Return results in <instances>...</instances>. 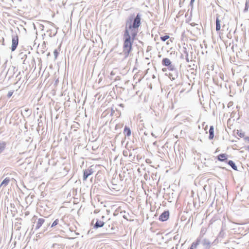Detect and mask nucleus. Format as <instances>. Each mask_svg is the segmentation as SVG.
Returning <instances> with one entry per match:
<instances>
[{
    "label": "nucleus",
    "mask_w": 249,
    "mask_h": 249,
    "mask_svg": "<svg viewBox=\"0 0 249 249\" xmlns=\"http://www.w3.org/2000/svg\"><path fill=\"white\" fill-rule=\"evenodd\" d=\"M141 15L138 13L136 17L132 15L129 17L126 22V27L131 36L135 38L137 35L138 28L141 25Z\"/></svg>",
    "instance_id": "1"
},
{
    "label": "nucleus",
    "mask_w": 249,
    "mask_h": 249,
    "mask_svg": "<svg viewBox=\"0 0 249 249\" xmlns=\"http://www.w3.org/2000/svg\"><path fill=\"white\" fill-rule=\"evenodd\" d=\"M135 38L129 33L127 28L125 29L124 34L123 53L125 57H127L132 50V46Z\"/></svg>",
    "instance_id": "2"
},
{
    "label": "nucleus",
    "mask_w": 249,
    "mask_h": 249,
    "mask_svg": "<svg viewBox=\"0 0 249 249\" xmlns=\"http://www.w3.org/2000/svg\"><path fill=\"white\" fill-rule=\"evenodd\" d=\"M117 174H114L111 181V186H110V195L118 196L121 193L122 186L117 184L119 182Z\"/></svg>",
    "instance_id": "3"
},
{
    "label": "nucleus",
    "mask_w": 249,
    "mask_h": 249,
    "mask_svg": "<svg viewBox=\"0 0 249 249\" xmlns=\"http://www.w3.org/2000/svg\"><path fill=\"white\" fill-rule=\"evenodd\" d=\"M62 222V219H59L57 218L54 220L52 224L51 222H46V227H45L46 229L44 230V231H51L55 229L61 228L62 225L61 223Z\"/></svg>",
    "instance_id": "4"
},
{
    "label": "nucleus",
    "mask_w": 249,
    "mask_h": 249,
    "mask_svg": "<svg viewBox=\"0 0 249 249\" xmlns=\"http://www.w3.org/2000/svg\"><path fill=\"white\" fill-rule=\"evenodd\" d=\"M225 18L224 16L217 14L216 15V31H219L221 27L224 28L225 24L224 22Z\"/></svg>",
    "instance_id": "5"
},
{
    "label": "nucleus",
    "mask_w": 249,
    "mask_h": 249,
    "mask_svg": "<svg viewBox=\"0 0 249 249\" xmlns=\"http://www.w3.org/2000/svg\"><path fill=\"white\" fill-rule=\"evenodd\" d=\"M167 67L170 71L172 72V73H169L170 78L172 79H175L178 77V72L175 66L171 63Z\"/></svg>",
    "instance_id": "6"
},
{
    "label": "nucleus",
    "mask_w": 249,
    "mask_h": 249,
    "mask_svg": "<svg viewBox=\"0 0 249 249\" xmlns=\"http://www.w3.org/2000/svg\"><path fill=\"white\" fill-rule=\"evenodd\" d=\"M116 231H118V228L112 226L110 230V239L115 240V239L119 238L120 236L116 234Z\"/></svg>",
    "instance_id": "7"
},
{
    "label": "nucleus",
    "mask_w": 249,
    "mask_h": 249,
    "mask_svg": "<svg viewBox=\"0 0 249 249\" xmlns=\"http://www.w3.org/2000/svg\"><path fill=\"white\" fill-rule=\"evenodd\" d=\"M113 201L110 200V207H111V209H110V212L111 211H113V215L116 216L118 214L119 212L120 211V206H118L117 204H113Z\"/></svg>",
    "instance_id": "8"
},
{
    "label": "nucleus",
    "mask_w": 249,
    "mask_h": 249,
    "mask_svg": "<svg viewBox=\"0 0 249 249\" xmlns=\"http://www.w3.org/2000/svg\"><path fill=\"white\" fill-rule=\"evenodd\" d=\"M94 172L93 166H90L87 169L84 171L83 180H86L87 178Z\"/></svg>",
    "instance_id": "9"
},
{
    "label": "nucleus",
    "mask_w": 249,
    "mask_h": 249,
    "mask_svg": "<svg viewBox=\"0 0 249 249\" xmlns=\"http://www.w3.org/2000/svg\"><path fill=\"white\" fill-rule=\"evenodd\" d=\"M18 43V37L17 35L14 36H12V46H11V51L12 52L14 51Z\"/></svg>",
    "instance_id": "10"
},
{
    "label": "nucleus",
    "mask_w": 249,
    "mask_h": 249,
    "mask_svg": "<svg viewBox=\"0 0 249 249\" xmlns=\"http://www.w3.org/2000/svg\"><path fill=\"white\" fill-rule=\"evenodd\" d=\"M169 217V212L168 211H164L159 216V219L161 221H165L167 220Z\"/></svg>",
    "instance_id": "11"
},
{
    "label": "nucleus",
    "mask_w": 249,
    "mask_h": 249,
    "mask_svg": "<svg viewBox=\"0 0 249 249\" xmlns=\"http://www.w3.org/2000/svg\"><path fill=\"white\" fill-rule=\"evenodd\" d=\"M201 28H202V26L198 24V26H196L192 29V32L194 33L195 36H198L201 35Z\"/></svg>",
    "instance_id": "12"
},
{
    "label": "nucleus",
    "mask_w": 249,
    "mask_h": 249,
    "mask_svg": "<svg viewBox=\"0 0 249 249\" xmlns=\"http://www.w3.org/2000/svg\"><path fill=\"white\" fill-rule=\"evenodd\" d=\"M46 222H48V221L44 219V218H38L37 219V221L36 222V224L35 227L36 230H38L39 229L43 224H45V225H46Z\"/></svg>",
    "instance_id": "13"
},
{
    "label": "nucleus",
    "mask_w": 249,
    "mask_h": 249,
    "mask_svg": "<svg viewBox=\"0 0 249 249\" xmlns=\"http://www.w3.org/2000/svg\"><path fill=\"white\" fill-rule=\"evenodd\" d=\"M201 241L202 238L201 237V235H200L196 240L192 243L190 247L196 249L197 246L201 243Z\"/></svg>",
    "instance_id": "14"
},
{
    "label": "nucleus",
    "mask_w": 249,
    "mask_h": 249,
    "mask_svg": "<svg viewBox=\"0 0 249 249\" xmlns=\"http://www.w3.org/2000/svg\"><path fill=\"white\" fill-rule=\"evenodd\" d=\"M201 243L206 249H209L211 245V242L206 238L202 240Z\"/></svg>",
    "instance_id": "15"
},
{
    "label": "nucleus",
    "mask_w": 249,
    "mask_h": 249,
    "mask_svg": "<svg viewBox=\"0 0 249 249\" xmlns=\"http://www.w3.org/2000/svg\"><path fill=\"white\" fill-rule=\"evenodd\" d=\"M18 57L22 60V63L23 64H25V62L27 57L26 52L20 53L18 55Z\"/></svg>",
    "instance_id": "16"
},
{
    "label": "nucleus",
    "mask_w": 249,
    "mask_h": 249,
    "mask_svg": "<svg viewBox=\"0 0 249 249\" xmlns=\"http://www.w3.org/2000/svg\"><path fill=\"white\" fill-rule=\"evenodd\" d=\"M217 159L220 161H225L227 160V156L226 154H220L217 156Z\"/></svg>",
    "instance_id": "17"
},
{
    "label": "nucleus",
    "mask_w": 249,
    "mask_h": 249,
    "mask_svg": "<svg viewBox=\"0 0 249 249\" xmlns=\"http://www.w3.org/2000/svg\"><path fill=\"white\" fill-rule=\"evenodd\" d=\"M209 139L211 140H213L214 137V127L213 125L210 126L209 130Z\"/></svg>",
    "instance_id": "18"
},
{
    "label": "nucleus",
    "mask_w": 249,
    "mask_h": 249,
    "mask_svg": "<svg viewBox=\"0 0 249 249\" xmlns=\"http://www.w3.org/2000/svg\"><path fill=\"white\" fill-rule=\"evenodd\" d=\"M104 224L105 223L103 221L97 219L96 222L94 224L93 227L95 229H98L99 228L102 227L104 226Z\"/></svg>",
    "instance_id": "19"
},
{
    "label": "nucleus",
    "mask_w": 249,
    "mask_h": 249,
    "mask_svg": "<svg viewBox=\"0 0 249 249\" xmlns=\"http://www.w3.org/2000/svg\"><path fill=\"white\" fill-rule=\"evenodd\" d=\"M6 146V142L2 140H0V154L2 153L5 149Z\"/></svg>",
    "instance_id": "20"
},
{
    "label": "nucleus",
    "mask_w": 249,
    "mask_h": 249,
    "mask_svg": "<svg viewBox=\"0 0 249 249\" xmlns=\"http://www.w3.org/2000/svg\"><path fill=\"white\" fill-rule=\"evenodd\" d=\"M131 133V130L130 128L126 125L124 126V134L125 135V136L129 137L130 136Z\"/></svg>",
    "instance_id": "21"
},
{
    "label": "nucleus",
    "mask_w": 249,
    "mask_h": 249,
    "mask_svg": "<svg viewBox=\"0 0 249 249\" xmlns=\"http://www.w3.org/2000/svg\"><path fill=\"white\" fill-rule=\"evenodd\" d=\"M107 114L108 112L107 110H106L102 113L101 115V119H102V121L103 122H105L103 127L105 126L107 124V120H106L105 118L106 116L107 115Z\"/></svg>",
    "instance_id": "22"
},
{
    "label": "nucleus",
    "mask_w": 249,
    "mask_h": 249,
    "mask_svg": "<svg viewBox=\"0 0 249 249\" xmlns=\"http://www.w3.org/2000/svg\"><path fill=\"white\" fill-rule=\"evenodd\" d=\"M10 179L9 178H6L1 183L0 185V188L3 187V188L6 187L9 183Z\"/></svg>",
    "instance_id": "23"
},
{
    "label": "nucleus",
    "mask_w": 249,
    "mask_h": 249,
    "mask_svg": "<svg viewBox=\"0 0 249 249\" xmlns=\"http://www.w3.org/2000/svg\"><path fill=\"white\" fill-rule=\"evenodd\" d=\"M171 63H172L171 61L167 58H164L162 60V65L164 66H168Z\"/></svg>",
    "instance_id": "24"
},
{
    "label": "nucleus",
    "mask_w": 249,
    "mask_h": 249,
    "mask_svg": "<svg viewBox=\"0 0 249 249\" xmlns=\"http://www.w3.org/2000/svg\"><path fill=\"white\" fill-rule=\"evenodd\" d=\"M227 163L234 170L237 171V167L235 163L231 160H229L227 161Z\"/></svg>",
    "instance_id": "25"
},
{
    "label": "nucleus",
    "mask_w": 249,
    "mask_h": 249,
    "mask_svg": "<svg viewBox=\"0 0 249 249\" xmlns=\"http://www.w3.org/2000/svg\"><path fill=\"white\" fill-rule=\"evenodd\" d=\"M15 68H12V69L9 68L7 71V75H9V77H10L12 76V72L14 70Z\"/></svg>",
    "instance_id": "26"
},
{
    "label": "nucleus",
    "mask_w": 249,
    "mask_h": 249,
    "mask_svg": "<svg viewBox=\"0 0 249 249\" xmlns=\"http://www.w3.org/2000/svg\"><path fill=\"white\" fill-rule=\"evenodd\" d=\"M115 110L118 111V108L116 106H115L113 104L112 107H111V115H113V112H114Z\"/></svg>",
    "instance_id": "27"
},
{
    "label": "nucleus",
    "mask_w": 249,
    "mask_h": 249,
    "mask_svg": "<svg viewBox=\"0 0 249 249\" xmlns=\"http://www.w3.org/2000/svg\"><path fill=\"white\" fill-rule=\"evenodd\" d=\"M169 38V36L168 35H165L164 36H160V39L162 41H165L166 40H167Z\"/></svg>",
    "instance_id": "28"
},
{
    "label": "nucleus",
    "mask_w": 249,
    "mask_h": 249,
    "mask_svg": "<svg viewBox=\"0 0 249 249\" xmlns=\"http://www.w3.org/2000/svg\"><path fill=\"white\" fill-rule=\"evenodd\" d=\"M237 134L241 138H243L245 136V133L242 132L241 130L240 131L238 130Z\"/></svg>",
    "instance_id": "29"
},
{
    "label": "nucleus",
    "mask_w": 249,
    "mask_h": 249,
    "mask_svg": "<svg viewBox=\"0 0 249 249\" xmlns=\"http://www.w3.org/2000/svg\"><path fill=\"white\" fill-rule=\"evenodd\" d=\"M58 53H58V51L56 49L54 50V51H53V54L54 56L55 59H56L57 58Z\"/></svg>",
    "instance_id": "30"
},
{
    "label": "nucleus",
    "mask_w": 249,
    "mask_h": 249,
    "mask_svg": "<svg viewBox=\"0 0 249 249\" xmlns=\"http://www.w3.org/2000/svg\"><path fill=\"white\" fill-rule=\"evenodd\" d=\"M249 8V4L247 2H246V4H245V9L244 10V12H247L248 11Z\"/></svg>",
    "instance_id": "31"
},
{
    "label": "nucleus",
    "mask_w": 249,
    "mask_h": 249,
    "mask_svg": "<svg viewBox=\"0 0 249 249\" xmlns=\"http://www.w3.org/2000/svg\"><path fill=\"white\" fill-rule=\"evenodd\" d=\"M184 53L186 54L185 59H186V61L187 62H189V57H188V52L186 51H184Z\"/></svg>",
    "instance_id": "32"
},
{
    "label": "nucleus",
    "mask_w": 249,
    "mask_h": 249,
    "mask_svg": "<svg viewBox=\"0 0 249 249\" xmlns=\"http://www.w3.org/2000/svg\"><path fill=\"white\" fill-rule=\"evenodd\" d=\"M18 225H20V223H17L15 224V228H16L17 230H19L21 228V227L19 226Z\"/></svg>",
    "instance_id": "33"
},
{
    "label": "nucleus",
    "mask_w": 249,
    "mask_h": 249,
    "mask_svg": "<svg viewBox=\"0 0 249 249\" xmlns=\"http://www.w3.org/2000/svg\"><path fill=\"white\" fill-rule=\"evenodd\" d=\"M205 231H206L204 230V229H201V231H200V235H201V238L203 237V235L205 234Z\"/></svg>",
    "instance_id": "34"
},
{
    "label": "nucleus",
    "mask_w": 249,
    "mask_h": 249,
    "mask_svg": "<svg viewBox=\"0 0 249 249\" xmlns=\"http://www.w3.org/2000/svg\"><path fill=\"white\" fill-rule=\"evenodd\" d=\"M190 25L193 27V28L196 27V26H198V24H196L195 22H192L190 24Z\"/></svg>",
    "instance_id": "35"
},
{
    "label": "nucleus",
    "mask_w": 249,
    "mask_h": 249,
    "mask_svg": "<svg viewBox=\"0 0 249 249\" xmlns=\"http://www.w3.org/2000/svg\"><path fill=\"white\" fill-rule=\"evenodd\" d=\"M13 93V91H9L8 94H7V97L8 98H10L11 97V96L12 95Z\"/></svg>",
    "instance_id": "36"
},
{
    "label": "nucleus",
    "mask_w": 249,
    "mask_h": 249,
    "mask_svg": "<svg viewBox=\"0 0 249 249\" xmlns=\"http://www.w3.org/2000/svg\"><path fill=\"white\" fill-rule=\"evenodd\" d=\"M46 22L50 24L52 26H54V24L50 21H45Z\"/></svg>",
    "instance_id": "37"
},
{
    "label": "nucleus",
    "mask_w": 249,
    "mask_h": 249,
    "mask_svg": "<svg viewBox=\"0 0 249 249\" xmlns=\"http://www.w3.org/2000/svg\"><path fill=\"white\" fill-rule=\"evenodd\" d=\"M47 32H48V33H49V36H51V30H49L47 31Z\"/></svg>",
    "instance_id": "38"
},
{
    "label": "nucleus",
    "mask_w": 249,
    "mask_h": 249,
    "mask_svg": "<svg viewBox=\"0 0 249 249\" xmlns=\"http://www.w3.org/2000/svg\"><path fill=\"white\" fill-rule=\"evenodd\" d=\"M195 0H191V1H190V5H192L193 2L195 1Z\"/></svg>",
    "instance_id": "39"
},
{
    "label": "nucleus",
    "mask_w": 249,
    "mask_h": 249,
    "mask_svg": "<svg viewBox=\"0 0 249 249\" xmlns=\"http://www.w3.org/2000/svg\"><path fill=\"white\" fill-rule=\"evenodd\" d=\"M111 125H112V126H114V127H115V128H116V127H117V124H111Z\"/></svg>",
    "instance_id": "40"
},
{
    "label": "nucleus",
    "mask_w": 249,
    "mask_h": 249,
    "mask_svg": "<svg viewBox=\"0 0 249 249\" xmlns=\"http://www.w3.org/2000/svg\"><path fill=\"white\" fill-rule=\"evenodd\" d=\"M245 140L249 142V137H246L245 138Z\"/></svg>",
    "instance_id": "41"
},
{
    "label": "nucleus",
    "mask_w": 249,
    "mask_h": 249,
    "mask_svg": "<svg viewBox=\"0 0 249 249\" xmlns=\"http://www.w3.org/2000/svg\"><path fill=\"white\" fill-rule=\"evenodd\" d=\"M117 106H118V107H123V104H118Z\"/></svg>",
    "instance_id": "42"
},
{
    "label": "nucleus",
    "mask_w": 249,
    "mask_h": 249,
    "mask_svg": "<svg viewBox=\"0 0 249 249\" xmlns=\"http://www.w3.org/2000/svg\"><path fill=\"white\" fill-rule=\"evenodd\" d=\"M112 91H110V93H109L110 96H112Z\"/></svg>",
    "instance_id": "43"
},
{
    "label": "nucleus",
    "mask_w": 249,
    "mask_h": 249,
    "mask_svg": "<svg viewBox=\"0 0 249 249\" xmlns=\"http://www.w3.org/2000/svg\"><path fill=\"white\" fill-rule=\"evenodd\" d=\"M188 249H196L193 248H192L191 247H190L189 248H188Z\"/></svg>",
    "instance_id": "44"
},
{
    "label": "nucleus",
    "mask_w": 249,
    "mask_h": 249,
    "mask_svg": "<svg viewBox=\"0 0 249 249\" xmlns=\"http://www.w3.org/2000/svg\"><path fill=\"white\" fill-rule=\"evenodd\" d=\"M35 219H37V217L36 216H34L33 218V219L34 220Z\"/></svg>",
    "instance_id": "45"
},
{
    "label": "nucleus",
    "mask_w": 249,
    "mask_h": 249,
    "mask_svg": "<svg viewBox=\"0 0 249 249\" xmlns=\"http://www.w3.org/2000/svg\"><path fill=\"white\" fill-rule=\"evenodd\" d=\"M114 74L113 73V71H111V73H110V75H113Z\"/></svg>",
    "instance_id": "46"
},
{
    "label": "nucleus",
    "mask_w": 249,
    "mask_h": 249,
    "mask_svg": "<svg viewBox=\"0 0 249 249\" xmlns=\"http://www.w3.org/2000/svg\"><path fill=\"white\" fill-rule=\"evenodd\" d=\"M98 213V211L97 210L94 211V213Z\"/></svg>",
    "instance_id": "47"
},
{
    "label": "nucleus",
    "mask_w": 249,
    "mask_h": 249,
    "mask_svg": "<svg viewBox=\"0 0 249 249\" xmlns=\"http://www.w3.org/2000/svg\"><path fill=\"white\" fill-rule=\"evenodd\" d=\"M143 130L142 129H140V132H142Z\"/></svg>",
    "instance_id": "48"
},
{
    "label": "nucleus",
    "mask_w": 249,
    "mask_h": 249,
    "mask_svg": "<svg viewBox=\"0 0 249 249\" xmlns=\"http://www.w3.org/2000/svg\"><path fill=\"white\" fill-rule=\"evenodd\" d=\"M247 149L249 151V145L247 146Z\"/></svg>",
    "instance_id": "49"
},
{
    "label": "nucleus",
    "mask_w": 249,
    "mask_h": 249,
    "mask_svg": "<svg viewBox=\"0 0 249 249\" xmlns=\"http://www.w3.org/2000/svg\"><path fill=\"white\" fill-rule=\"evenodd\" d=\"M144 134L146 136L147 135V133L145 131L144 132Z\"/></svg>",
    "instance_id": "50"
},
{
    "label": "nucleus",
    "mask_w": 249,
    "mask_h": 249,
    "mask_svg": "<svg viewBox=\"0 0 249 249\" xmlns=\"http://www.w3.org/2000/svg\"><path fill=\"white\" fill-rule=\"evenodd\" d=\"M56 33H57V31H56V32L53 34V36H55V35H56Z\"/></svg>",
    "instance_id": "51"
},
{
    "label": "nucleus",
    "mask_w": 249,
    "mask_h": 249,
    "mask_svg": "<svg viewBox=\"0 0 249 249\" xmlns=\"http://www.w3.org/2000/svg\"><path fill=\"white\" fill-rule=\"evenodd\" d=\"M40 26H41V27H42V28H44V26H43V25H42V24H41V25H40Z\"/></svg>",
    "instance_id": "52"
},
{
    "label": "nucleus",
    "mask_w": 249,
    "mask_h": 249,
    "mask_svg": "<svg viewBox=\"0 0 249 249\" xmlns=\"http://www.w3.org/2000/svg\"><path fill=\"white\" fill-rule=\"evenodd\" d=\"M94 220V219L92 220V223H93Z\"/></svg>",
    "instance_id": "53"
},
{
    "label": "nucleus",
    "mask_w": 249,
    "mask_h": 249,
    "mask_svg": "<svg viewBox=\"0 0 249 249\" xmlns=\"http://www.w3.org/2000/svg\"><path fill=\"white\" fill-rule=\"evenodd\" d=\"M102 218H104V216H102Z\"/></svg>",
    "instance_id": "54"
}]
</instances>
